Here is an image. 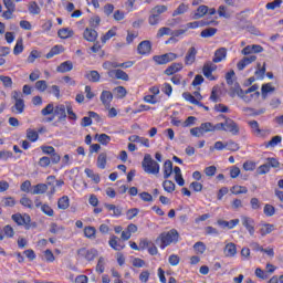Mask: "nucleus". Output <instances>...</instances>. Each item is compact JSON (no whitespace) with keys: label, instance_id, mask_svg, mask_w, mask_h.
<instances>
[{"label":"nucleus","instance_id":"nucleus-40","mask_svg":"<svg viewBox=\"0 0 283 283\" xmlns=\"http://www.w3.org/2000/svg\"><path fill=\"white\" fill-rule=\"evenodd\" d=\"M49 231H50V233H53L54 235H59V234L63 233V231H65V228L63 226H59L56 223H51Z\"/></svg>","mask_w":283,"mask_h":283},{"label":"nucleus","instance_id":"nucleus-7","mask_svg":"<svg viewBox=\"0 0 283 283\" xmlns=\"http://www.w3.org/2000/svg\"><path fill=\"white\" fill-rule=\"evenodd\" d=\"M107 74L109 78H117V81H129V75L120 69L108 71Z\"/></svg>","mask_w":283,"mask_h":283},{"label":"nucleus","instance_id":"nucleus-45","mask_svg":"<svg viewBox=\"0 0 283 283\" xmlns=\"http://www.w3.org/2000/svg\"><path fill=\"white\" fill-rule=\"evenodd\" d=\"M182 97L185 98V101H188L192 105H198V107H202V103L198 102V99H196V97L191 95V93H184Z\"/></svg>","mask_w":283,"mask_h":283},{"label":"nucleus","instance_id":"nucleus-33","mask_svg":"<svg viewBox=\"0 0 283 283\" xmlns=\"http://www.w3.org/2000/svg\"><path fill=\"white\" fill-rule=\"evenodd\" d=\"M98 169H105L107 167V153H101L97 157Z\"/></svg>","mask_w":283,"mask_h":283},{"label":"nucleus","instance_id":"nucleus-4","mask_svg":"<svg viewBox=\"0 0 283 283\" xmlns=\"http://www.w3.org/2000/svg\"><path fill=\"white\" fill-rule=\"evenodd\" d=\"M77 256L84 258L87 262H92L98 256V251L96 249L81 248L77 250Z\"/></svg>","mask_w":283,"mask_h":283},{"label":"nucleus","instance_id":"nucleus-20","mask_svg":"<svg viewBox=\"0 0 283 283\" xmlns=\"http://www.w3.org/2000/svg\"><path fill=\"white\" fill-rule=\"evenodd\" d=\"M227 59V49L221 48L214 52L213 56V63H221V61H224Z\"/></svg>","mask_w":283,"mask_h":283},{"label":"nucleus","instance_id":"nucleus-41","mask_svg":"<svg viewBox=\"0 0 283 283\" xmlns=\"http://www.w3.org/2000/svg\"><path fill=\"white\" fill-rule=\"evenodd\" d=\"M84 171L87 178H91L93 182H95V185H98V182H101V176H98V174H94V170L86 168Z\"/></svg>","mask_w":283,"mask_h":283},{"label":"nucleus","instance_id":"nucleus-10","mask_svg":"<svg viewBox=\"0 0 283 283\" xmlns=\"http://www.w3.org/2000/svg\"><path fill=\"white\" fill-rule=\"evenodd\" d=\"M54 182H55V187H63L65 185V181L63 180H56L55 176H49L46 178V185H49V187L51 188V195L54 196V193H56V188L54 187Z\"/></svg>","mask_w":283,"mask_h":283},{"label":"nucleus","instance_id":"nucleus-61","mask_svg":"<svg viewBox=\"0 0 283 283\" xmlns=\"http://www.w3.org/2000/svg\"><path fill=\"white\" fill-rule=\"evenodd\" d=\"M282 6V0H274L265 6L266 10H275Z\"/></svg>","mask_w":283,"mask_h":283},{"label":"nucleus","instance_id":"nucleus-54","mask_svg":"<svg viewBox=\"0 0 283 283\" xmlns=\"http://www.w3.org/2000/svg\"><path fill=\"white\" fill-rule=\"evenodd\" d=\"M36 59H41V52L33 50L29 54L27 61H28V63H34L36 61Z\"/></svg>","mask_w":283,"mask_h":283},{"label":"nucleus","instance_id":"nucleus-28","mask_svg":"<svg viewBox=\"0 0 283 283\" xmlns=\"http://www.w3.org/2000/svg\"><path fill=\"white\" fill-rule=\"evenodd\" d=\"M280 143H282V136L276 135V136L272 137L270 142H265L264 147L266 149L277 147V145H280Z\"/></svg>","mask_w":283,"mask_h":283},{"label":"nucleus","instance_id":"nucleus-12","mask_svg":"<svg viewBox=\"0 0 283 283\" xmlns=\"http://www.w3.org/2000/svg\"><path fill=\"white\" fill-rule=\"evenodd\" d=\"M256 60H258V56L255 55L245 56L238 62L237 67L240 72H242V70H244L247 65H251V63L255 62Z\"/></svg>","mask_w":283,"mask_h":283},{"label":"nucleus","instance_id":"nucleus-26","mask_svg":"<svg viewBox=\"0 0 283 283\" xmlns=\"http://www.w3.org/2000/svg\"><path fill=\"white\" fill-rule=\"evenodd\" d=\"M85 78H87V81H91V83H98V81H101V74L98 73V71H88L85 74Z\"/></svg>","mask_w":283,"mask_h":283},{"label":"nucleus","instance_id":"nucleus-29","mask_svg":"<svg viewBox=\"0 0 283 283\" xmlns=\"http://www.w3.org/2000/svg\"><path fill=\"white\" fill-rule=\"evenodd\" d=\"M48 191V185L45 184H38L33 186V190L31 191L32 196H39L41 193H45Z\"/></svg>","mask_w":283,"mask_h":283},{"label":"nucleus","instance_id":"nucleus-39","mask_svg":"<svg viewBox=\"0 0 283 283\" xmlns=\"http://www.w3.org/2000/svg\"><path fill=\"white\" fill-rule=\"evenodd\" d=\"M27 138L31 143H36L39 140V133L32 128L27 129Z\"/></svg>","mask_w":283,"mask_h":283},{"label":"nucleus","instance_id":"nucleus-46","mask_svg":"<svg viewBox=\"0 0 283 283\" xmlns=\"http://www.w3.org/2000/svg\"><path fill=\"white\" fill-rule=\"evenodd\" d=\"M61 52H63V45H55L46 54V59H52L56 56V54H61Z\"/></svg>","mask_w":283,"mask_h":283},{"label":"nucleus","instance_id":"nucleus-38","mask_svg":"<svg viewBox=\"0 0 283 283\" xmlns=\"http://www.w3.org/2000/svg\"><path fill=\"white\" fill-rule=\"evenodd\" d=\"M217 32H218V29L208 28L201 31L200 36H202V39H209L211 36H216Z\"/></svg>","mask_w":283,"mask_h":283},{"label":"nucleus","instance_id":"nucleus-63","mask_svg":"<svg viewBox=\"0 0 283 283\" xmlns=\"http://www.w3.org/2000/svg\"><path fill=\"white\" fill-rule=\"evenodd\" d=\"M3 206L4 207H14L17 205V201L12 197H6L2 199Z\"/></svg>","mask_w":283,"mask_h":283},{"label":"nucleus","instance_id":"nucleus-8","mask_svg":"<svg viewBox=\"0 0 283 283\" xmlns=\"http://www.w3.org/2000/svg\"><path fill=\"white\" fill-rule=\"evenodd\" d=\"M12 220L13 222L18 223L19 227H28V224H30L31 219L29 217V214H21V213H15L12 214Z\"/></svg>","mask_w":283,"mask_h":283},{"label":"nucleus","instance_id":"nucleus-48","mask_svg":"<svg viewBox=\"0 0 283 283\" xmlns=\"http://www.w3.org/2000/svg\"><path fill=\"white\" fill-rule=\"evenodd\" d=\"M84 235L85 238H88V240H94V238H96V228L94 227L84 228Z\"/></svg>","mask_w":283,"mask_h":283},{"label":"nucleus","instance_id":"nucleus-15","mask_svg":"<svg viewBox=\"0 0 283 283\" xmlns=\"http://www.w3.org/2000/svg\"><path fill=\"white\" fill-rule=\"evenodd\" d=\"M138 54L145 55L151 52V42L145 40L142 41L137 46Z\"/></svg>","mask_w":283,"mask_h":283},{"label":"nucleus","instance_id":"nucleus-43","mask_svg":"<svg viewBox=\"0 0 283 283\" xmlns=\"http://www.w3.org/2000/svg\"><path fill=\"white\" fill-rule=\"evenodd\" d=\"M163 187L167 193H174V191H176V184H174L171 180H165L163 182Z\"/></svg>","mask_w":283,"mask_h":283},{"label":"nucleus","instance_id":"nucleus-58","mask_svg":"<svg viewBox=\"0 0 283 283\" xmlns=\"http://www.w3.org/2000/svg\"><path fill=\"white\" fill-rule=\"evenodd\" d=\"M219 17H223V19H231V13L227 11V7L220 6L218 9Z\"/></svg>","mask_w":283,"mask_h":283},{"label":"nucleus","instance_id":"nucleus-23","mask_svg":"<svg viewBox=\"0 0 283 283\" xmlns=\"http://www.w3.org/2000/svg\"><path fill=\"white\" fill-rule=\"evenodd\" d=\"M217 66L216 64H213L212 62H207L203 65V75L206 76V78H210L211 73L216 72Z\"/></svg>","mask_w":283,"mask_h":283},{"label":"nucleus","instance_id":"nucleus-52","mask_svg":"<svg viewBox=\"0 0 283 283\" xmlns=\"http://www.w3.org/2000/svg\"><path fill=\"white\" fill-rule=\"evenodd\" d=\"M29 12L30 14H41V7L36 2H30Z\"/></svg>","mask_w":283,"mask_h":283},{"label":"nucleus","instance_id":"nucleus-21","mask_svg":"<svg viewBox=\"0 0 283 283\" xmlns=\"http://www.w3.org/2000/svg\"><path fill=\"white\" fill-rule=\"evenodd\" d=\"M108 244L112 249H114L115 251H123L125 249V245L124 244H120L118 242V237L116 235H112L109 241H108Z\"/></svg>","mask_w":283,"mask_h":283},{"label":"nucleus","instance_id":"nucleus-44","mask_svg":"<svg viewBox=\"0 0 283 283\" xmlns=\"http://www.w3.org/2000/svg\"><path fill=\"white\" fill-rule=\"evenodd\" d=\"M202 25H209V22L195 21L186 24V30H196V28H202Z\"/></svg>","mask_w":283,"mask_h":283},{"label":"nucleus","instance_id":"nucleus-50","mask_svg":"<svg viewBox=\"0 0 283 283\" xmlns=\"http://www.w3.org/2000/svg\"><path fill=\"white\" fill-rule=\"evenodd\" d=\"M263 213L268 218H272V216H275V207H273L272 205L266 203L263 208Z\"/></svg>","mask_w":283,"mask_h":283},{"label":"nucleus","instance_id":"nucleus-13","mask_svg":"<svg viewBox=\"0 0 283 283\" xmlns=\"http://www.w3.org/2000/svg\"><path fill=\"white\" fill-rule=\"evenodd\" d=\"M196 54H198V50H196L195 46H191L185 56V64L193 65V63H196Z\"/></svg>","mask_w":283,"mask_h":283},{"label":"nucleus","instance_id":"nucleus-16","mask_svg":"<svg viewBox=\"0 0 283 283\" xmlns=\"http://www.w3.org/2000/svg\"><path fill=\"white\" fill-rule=\"evenodd\" d=\"M105 209H107V211H113V213H111V216L115 217V218H119V216H123V208L116 206V205H112V203H104Z\"/></svg>","mask_w":283,"mask_h":283},{"label":"nucleus","instance_id":"nucleus-51","mask_svg":"<svg viewBox=\"0 0 283 283\" xmlns=\"http://www.w3.org/2000/svg\"><path fill=\"white\" fill-rule=\"evenodd\" d=\"M21 52H23V39L20 38L17 40V43L13 48V54H15V56H17V55L21 54Z\"/></svg>","mask_w":283,"mask_h":283},{"label":"nucleus","instance_id":"nucleus-53","mask_svg":"<svg viewBox=\"0 0 283 283\" xmlns=\"http://www.w3.org/2000/svg\"><path fill=\"white\" fill-rule=\"evenodd\" d=\"M193 249L196 251V253H199V255H202V253H205L207 251V245H205L203 242H197L193 245Z\"/></svg>","mask_w":283,"mask_h":283},{"label":"nucleus","instance_id":"nucleus-25","mask_svg":"<svg viewBox=\"0 0 283 283\" xmlns=\"http://www.w3.org/2000/svg\"><path fill=\"white\" fill-rule=\"evenodd\" d=\"M180 70H182V63H174L165 70V74H167V76H171V74L180 72Z\"/></svg>","mask_w":283,"mask_h":283},{"label":"nucleus","instance_id":"nucleus-31","mask_svg":"<svg viewBox=\"0 0 283 283\" xmlns=\"http://www.w3.org/2000/svg\"><path fill=\"white\" fill-rule=\"evenodd\" d=\"M57 208L65 211V209L70 208V197L63 196L57 200Z\"/></svg>","mask_w":283,"mask_h":283},{"label":"nucleus","instance_id":"nucleus-3","mask_svg":"<svg viewBox=\"0 0 283 283\" xmlns=\"http://www.w3.org/2000/svg\"><path fill=\"white\" fill-rule=\"evenodd\" d=\"M178 238H180V234L178 233V230H176V229H172L168 232H163L159 235L160 249H165L166 247H169V244H174L175 242H178Z\"/></svg>","mask_w":283,"mask_h":283},{"label":"nucleus","instance_id":"nucleus-18","mask_svg":"<svg viewBox=\"0 0 283 283\" xmlns=\"http://www.w3.org/2000/svg\"><path fill=\"white\" fill-rule=\"evenodd\" d=\"M244 94V91L242 90V87H240V84L237 82L234 83L232 86H230V91H229V96H231V98H235V96H242Z\"/></svg>","mask_w":283,"mask_h":283},{"label":"nucleus","instance_id":"nucleus-64","mask_svg":"<svg viewBox=\"0 0 283 283\" xmlns=\"http://www.w3.org/2000/svg\"><path fill=\"white\" fill-rule=\"evenodd\" d=\"M226 149H228L229 151H238V149H240V146L234 142H227Z\"/></svg>","mask_w":283,"mask_h":283},{"label":"nucleus","instance_id":"nucleus-55","mask_svg":"<svg viewBox=\"0 0 283 283\" xmlns=\"http://www.w3.org/2000/svg\"><path fill=\"white\" fill-rule=\"evenodd\" d=\"M35 90H38V92H45V90H48V82H45V80L35 82Z\"/></svg>","mask_w":283,"mask_h":283},{"label":"nucleus","instance_id":"nucleus-19","mask_svg":"<svg viewBox=\"0 0 283 283\" xmlns=\"http://www.w3.org/2000/svg\"><path fill=\"white\" fill-rule=\"evenodd\" d=\"M218 224L223 229H235L240 224V219H232L230 221L219 220Z\"/></svg>","mask_w":283,"mask_h":283},{"label":"nucleus","instance_id":"nucleus-22","mask_svg":"<svg viewBox=\"0 0 283 283\" xmlns=\"http://www.w3.org/2000/svg\"><path fill=\"white\" fill-rule=\"evenodd\" d=\"M128 140L130 143H139L140 145H144V147H149V139L145 137H140L138 135H132L128 137Z\"/></svg>","mask_w":283,"mask_h":283},{"label":"nucleus","instance_id":"nucleus-59","mask_svg":"<svg viewBox=\"0 0 283 283\" xmlns=\"http://www.w3.org/2000/svg\"><path fill=\"white\" fill-rule=\"evenodd\" d=\"M42 116H50L54 114V104H48L45 108L41 111Z\"/></svg>","mask_w":283,"mask_h":283},{"label":"nucleus","instance_id":"nucleus-60","mask_svg":"<svg viewBox=\"0 0 283 283\" xmlns=\"http://www.w3.org/2000/svg\"><path fill=\"white\" fill-rule=\"evenodd\" d=\"M0 81L6 87H12V77L0 75Z\"/></svg>","mask_w":283,"mask_h":283},{"label":"nucleus","instance_id":"nucleus-37","mask_svg":"<svg viewBox=\"0 0 283 283\" xmlns=\"http://www.w3.org/2000/svg\"><path fill=\"white\" fill-rule=\"evenodd\" d=\"M95 138H97V143H101V145H109L112 142V137H109L107 134H96Z\"/></svg>","mask_w":283,"mask_h":283},{"label":"nucleus","instance_id":"nucleus-6","mask_svg":"<svg viewBox=\"0 0 283 283\" xmlns=\"http://www.w3.org/2000/svg\"><path fill=\"white\" fill-rule=\"evenodd\" d=\"M224 125V132H229L230 134H232V136H238V134H240V127L235 122H233V119L226 118Z\"/></svg>","mask_w":283,"mask_h":283},{"label":"nucleus","instance_id":"nucleus-32","mask_svg":"<svg viewBox=\"0 0 283 283\" xmlns=\"http://www.w3.org/2000/svg\"><path fill=\"white\" fill-rule=\"evenodd\" d=\"M57 35L60 39H70L74 36V31H72L70 28H63L59 30Z\"/></svg>","mask_w":283,"mask_h":283},{"label":"nucleus","instance_id":"nucleus-14","mask_svg":"<svg viewBox=\"0 0 283 283\" xmlns=\"http://www.w3.org/2000/svg\"><path fill=\"white\" fill-rule=\"evenodd\" d=\"M223 253L226 258H235V255L238 254V248L235 247V243L230 242L226 244Z\"/></svg>","mask_w":283,"mask_h":283},{"label":"nucleus","instance_id":"nucleus-57","mask_svg":"<svg viewBox=\"0 0 283 283\" xmlns=\"http://www.w3.org/2000/svg\"><path fill=\"white\" fill-rule=\"evenodd\" d=\"M159 21H160V15H157L156 13H153L150 11V15L148 18L149 25H158Z\"/></svg>","mask_w":283,"mask_h":283},{"label":"nucleus","instance_id":"nucleus-27","mask_svg":"<svg viewBox=\"0 0 283 283\" xmlns=\"http://www.w3.org/2000/svg\"><path fill=\"white\" fill-rule=\"evenodd\" d=\"M171 174H174V164L171 160H166L164 164V178H169Z\"/></svg>","mask_w":283,"mask_h":283},{"label":"nucleus","instance_id":"nucleus-35","mask_svg":"<svg viewBox=\"0 0 283 283\" xmlns=\"http://www.w3.org/2000/svg\"><path fill=\"white\" fill-rule=\"evenodd\" d=\"M113 94L116 98H125L127 96V88L117 86L113 90Z\"/></svg>","mask_w":283,"mask_h":283},{"label":"nucleus","instance_id":"nucleus-62","mask_svg":"<svg viewBox=\"0 0 283 283\" xmlns=\"http://www.w3.org/2000/svg\"><path fill=\"white\" fill-rule=\"evenodd\" d=\"M200 127H201V130L203 132V134H207V133H209V132H213V124H211V123H209V122L202 123V124L200 125Z\"/></svg>","mask_w":283,"mask_h":283},{"label":"nucleus","instance_id":"nucleus-11","mask_svg":"<svg viewBox=\"0 0 283 283\" xmlns=\"http://www.w3.org/2000/svg\"><path fill=\"white\" fill-rule=\"evenodd\" d=\"M83 39L88 41V43H95L98 39V32H96L94 29L86 28L83 32Z\"/></svg>","mask_w":283,"mask_h":283},{"label":"nucleus","instance_id":"nucleus-24","mask_svg":"<svg viewBox=\"0 0 283 283\" xmlns=\"http://www.w3.org/2000/svg\"><path fill=\"white\" fill-rule=\"evenodd\" d=\"M56 70L57 72L65 74V72H72V70H74V64H72L70 61H66L61 63Z\"/></svg>","mask_w":283,"mask_h":283},{"label":"nucleus","instance_id":"nucleus-30","mask_svg":"<svg viewBox=\"0 0 283 283\" xmlns=\"http://www.w3.org/2000/svg\"><path fill=\"white\" fill-rule=\"evenodd\" d=\"M273 231H275V226H273L271 223H264L260 228V233L263 237L269 235V233H273Z\"/></svg>","mask_w":283,"mask_h":283},{"label":"nucleus","instance_id":"nucleus-17","mask_svg":"<svg viewBox=\"0 0 283 283\" xmlns=\"http://www.w3.org/2000/svg\"><path fill=\"white\" fill-rule=\"evenodd\" d=\"M25 109V103L22 98H17L14 105L11 107L13 114H23Z\"/></svg>","mask_w":283,"mask_h":283},{"label":"nucleus","instance_id":"nucleus-47","mask_svg":"<svg viewBox=\"0 0 283 283\" xmlns=\"http://www.w3.org/2000/svg\"><path fill=\"white\" fill-rule=\"evenodd\" d=\"M189 11V4L181 3L174 12L172 17H178L180 14H185Z\"/></svg>","mask_w":283,"mask_h":283},{"label":"nucleus","instance_id":"nucleus-56","mask_svg":"<svg viewBox=\"0 0 283 283\" xmlns=\"http://www.w3.org/2000/svg\"><path fill=\"white\" fill-rule=\"evenodd\" d=\"M233 76H235V72L234 71H230L226 74V81H227V84L231 87L232 85H235V82L233 80Z\"/></svg>","mask_w":283,"mask_h":283},{"label":"nucleus","instance_id":"nucleus-9","mask_svg":"<svg viewBox=\"0 0 283 283\" xmlns=\"http://www.w3.org/2000/svg\"><path fill=\"white\" fill-rule=\"evenodd\" d=\"M99 101L102 102V105L106 107V109H109L112 107V101H114V94L109 91H103Z\"/></svg>","mask_w":283,"mask_h":283},{"label":"nucleus","instance_id":"nucleus-34","mask_svg":"<svg viewBox=\"0 0 283 283\" xmlns=\"http://www.w3.org/2000/svg\"><path fill=\"white\" fill-rule=\"evenodd\" d=\"M207 12H209V7L201 4L198 7L197 12L193 14V19H202Z\"/></svg>","mask_w":283,"mask_h":283},{"label":"nucleus","instance_id":"nucleus-1","mask_svg":"<svg viewBox=\"0 0 283 283\" xmlns=\"http://www.w3.org/2000/svg\"><path fill=\"white\" fill-rule=\"evenodd\" d=\"M53 114L57 117V120L60 123H64V120L67 119V116L70 120H76L77 118L76 113H74L72 104L70 102H65L64 104H57L54 107Z\"/></svg>","mask_w":283,"mask_h":283},{"label":"nucleus","instance_id":"nucleus-5","mask_svg":"<svg viewBox=\"0 0 283 283\" xmlns=\"http://www.w3.org/2000/svg\"><path fill=\"white\" fill-rule=\"evenodd\" d=\"M242 226L247 229L250 235H255V220L248 216H241Z\"/></svg>","mask_w":283,"mask_h":283},{"label":"nucleus","instance_id":"nucleus-42","mask_svg":"<svg viewBox=\"0 0 283 283\" xmlns=\"http://www.w3.org/2000/svg\"><path fill=\"white\" fill-rule=\"evenodd\" d=\"M231 193H233L234 196H240V193H249V189L244 186H233L230 189Z\"/></svg>","mask_w":283,"mask_h":283},{"label":"nucleus","instance_id":"nucleus-2","mask_svg":"<svg viewBox=\"0 0 283 283\" xmlns=\"http://www.w3.org/2000/svg\"><path fill=\"white\" fill-rule=\"evenodd\" d=\"M142 167L145 174H151L153 176H158L160 174V165L151 158V155L146 154L142 161Z\"/></svg>","mask_w":283,"mask_h":283},{"label":"nucleus","instance_id":"nucleus-49","mask_svg":"<svg viewBox=\"0 0 283 283\" xmlns=\"http://www.w3.org/2000/svg\"><path fill=\"white\" fill-rule=\"evenodd\" d=\"M167 6L165 4H158L156 7H154L150 12H153L154 14H156L157 17H160V14H165V12H167Z\"/></svg>","mask_w":283,"mask_h":283},{"label":"nucleus","instance_id":"nucleus-36","mask_svg":"<svg viewBox=\"0 0 283 283\" xmlns=\"http://www.w3.org/2000/svg\"><path fill=\"white\" fill-rule=\"evenodd\" d=\"M275 88L271 85V83L263 84L261 88V96L264 101H266V96L270 92H274Z\"/></svg>","mask_w":283,"mask_h":283}]
</instances>
